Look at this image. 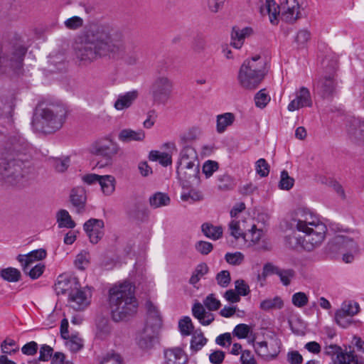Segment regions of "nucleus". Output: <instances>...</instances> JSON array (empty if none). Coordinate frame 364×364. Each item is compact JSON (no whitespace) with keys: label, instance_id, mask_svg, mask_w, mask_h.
<instances>
[{"label":"nucleus","instance_id":"29","mask_svg":"<svg viewBox=\"0 0 364 364\" xmlns=\"http://www.w3.org/2000/svg\"><path fill=\"white\" fill-rule=\"evenodd\" d=\"M252 33V29L250 27H245L242 29L233 28L231 33V45L237 49L240 48L243 45L244 39L250 36Z\"/></svg>","mask_w":364,"mask_h":364},{"label":"nucleus","instance_id":"51","mask_svg":"<svg viewBox=\"0 0 364 364\" xmlns=\"http://www.w3.org/2000/svg\"><path fill=\"white\" fill-rule=\"evenodd\" d=\"M207 341V338L204 337L202 333L193 335L191 341V349L194 352H197L206 344Z\"/></svg>","mask_w":364,"mask_h":364},{"label":"nucleus","instance_id":"54","mask_svg":"<svg viewBox=\"0 0 364 364\" xmlns=\"http://www.w3.org/2000/svg\"><path fill=\"white\" fill-rule=\"evenodd\" d=\"M2 353L5 354L11 355L18 350V347L16 343L13 339L7 338L3 341L1 345Z\"/></svg>","mask_w":364,"mask_h":364},{"label":"nucleus","instance_id":"4","mask_svg":"<svg viewBox=\"0 0 364 364\" xmlns=\"http://www.w3.org/2000/svg\"><path fill=\"white\" fill-rule=\"evenodd\" d=\"M67 109L60 104H49L36 108L32 120L33 128L46 134L60 129L65 122Z\"/></svg>","mask_w":364,"mask_h":364},{"label":"nucleus","instance_id":"36","mask_svg":"<svg viewBox=\"0 0 364 364\" xmlns=\"http://www.w3.org/2000/svg\"><path fill=\"white\" fill-rule=\"evenodd\" d=\"M26 52L27 48L23 46H14L10 57V60L14 63L12 65L16 68L20 67Z\"/></svg>","mask_w":364,"mask_h":364},{"label":"nucleus","instance_id":"35","mask_svg":"<svg viewBox=\"0 0 364 364\" xmlns=\"http://www.w3.org/2000/svg\"><path fill=\"white\" fill-rule=\"evenodd\" d=\"M339 364H364V359L358 357L353 350L338 355Z\"/></svg>","mask_w":364,"mask_h":364},{"label":"nucleus","instance_id":"43","mask_svg":"<svg viewBox=\"0 0 364 364\" xmlns=\"http://www.w3.org/2000/svg\"><path fill=\"white\" fill-rule=\"evenodd\" d=\"M208 267L205 263L199 264L193 272V274L189 279V283L192 285H195L200 281L203 276L208 273Z\"/></svg>","mask_w":364,"mask_h":364},{"label":"nucleus","instance_id":"52","mask_svg":"<svg viewBox=\"0 0 364 364\" xmlns=\"http://www.w3.org/2000/svg\"><path fill=\"white\" fill-rule=\"evenodd\" d=\"M178 328L183 336H189L193 331L194 326L190 317L185 316L179 321Z\"/></svg>","mask_w":364,"mask_h":364},{"label":"nucleus","instance_id":"25","mask_svg":"<svg viewBox=\"0 0 364 364\" xmlns=\"http://www.w3.org/2000/svg\"><path fill=\"white\" fill-rule=\"evenodd\" d=\"M146 306L147 309L146 326L159 329L161 326V318L158 309L151 301H147Z\"/></svg>","mask_w":364,"mask_h":364},{"label":"nucleus","instance_id":"46","mask_svg":"<svg viewBox=\"0 0 364 364\" xmlns=\"http://www.w3.org/2000/svg\"><path fill=\"white\" fill-rule=\"evenodd\" d=\"M188 188H190V187ZM203 198V194L199 191L193 188L189 190L186 188L183 189L181 196V199L183 201H189L190 200L192 201H199L201 200Z\"/></svg>","mask_w":364,"mask_h":364},{"label":"nucleus","instance_id":"61","mask_svg":"<svg viewBox=\"0 0 364 364\" xmlns=\"http://www.w3.org/2000/svg\"><path fill=\"white\" fill-rule=\"evenodd\" d=\"M215 279L220 287H227L231 281L230 274L228 270H223L217 274Z\"/></svg>","mask_w":364,"mask_h":364},{"label":"nucleus","instance_id":"33","mask_svg":"<svg viewBox=\"0 0 364 364\" xmlns=\"http://www.w3.org/2000/svg\"><path fill=\"white\" fill-rule=\"evenodd\" d=\"M235 120V116L232 113L226 112L217 116L216 130L218 133H223L226 128L230 126Z\"/></svg>","mask_w":364,"mask_h":364},{"label":"nucleus","instance_id":"60","mask_svg":"<svg viewBox=\"0 0 364 364\" xmlns=\"http://www.w3.org/2000/svg\"><path fill=\"white\" fill-rule=\"evenodd\" d=\"M256 172L261 177L268 176L269 173V166L264 159H259L255 164Z\"/></svg>","mask_w":364,"mask_h":364},{"label":"nucleus","instance_id":"23","mask_svg":"<svg viewBox=\"0 0 364 364\" xmlns=\"http://www.w3.org/2000/svg\"><path fill=\"white\" fill-rule=\"evenodd\" d=\"M165 364H185L187 357L180 348L168 349L164 351Z\"/></svg>","mask_w":364,"mask_h":364},{"label":"nucleus","instance_id":"3","mask_svg":"<svg viewBox=\"0 0 364 364\" xmlns=\"http://www.w3.org/2000/svg\"><path fill=\"white\" fill-rule=\"evenodd\" d=\"M21 154L6 152L0 156V175L6 182L19 188L30 185L32 178L31 168L20 157Z\"/></svg>","mask_w":364,"mask_h":364},{"label":"nucleus","instance_id":"64","mask_svg":"<svg viewBox=\"0 0 364 364\" xmlns=\"http://www.w3.org/2000/svg\"><path fill=\"white\" fill-rule=\"evenodd\" d=\"M225 260L228 263L232 265H239L242 264L244 260V255L240 252L234 253H227L225 256Z\"/></svg>","mask_w":364,"mask_h":364},{"label":"nucleus","instance_id":"32","mask_svg":"<svg viewBox=\"0 0 364 364\" xmlns=\"http://www.w3.org/2000/svg\"><path fill=\"white\" fill-rule=\"evenodd\" d=\"M203 233L208 238L217 240L222 237L223 230L221 226H215L210 223H205L201 226Z\"/></svg>","mask_w":364,"mask_h":364},{"label":"nucleus","instance_id":"63","mask_svg":"<svg viewBox=\"0 0 364 364\" xmlns=\"http://www.w3.org/2000/svg\"><path fill=\"white\" fill-rule=\"evenodd\" d=\"M270 100V97L264 92V90H259L255 96V102L257 107L263 108Z\"/></svg>","mask_w":364,"mask_h":364},{"label":"nucleus","instance_id":"27","mask_svg":"<svg viewBox=\"0 0 364 364\" xmlns=\"http://www.w3.org/2000/svg\"><path fill=\"white\" fill-rule=\"evenodd\" d=\"M77 283V282L75 278H70L66 275H60L54 285L55 291L57 294H63L66 292L69 294L71 288H73Z\"/></svg>","mask_w":364,"mask_h":364},{"label":"nucleus","instance_id":"2","mask_svg":"<svg viewBox=\"0 0 364 364\" xmlns=\"http://www.w3.org/2000/svg\"><path fill=\"white\" fill-rule=\"evenodd\" d=\"M109 305L114 321H120L136 313L138 301L130 282L115 285L109 290Z\"/></svg>","mask_w":364,"mask_h":364},{"label":"nucleus","instance_id":"16","mask_svg":"<svg viewBox=\"0 0 364 364\" xmlns=\"http://www.w3.org/2000/svg\"><path fill=\"white\" fill-rule=\"evenodd\" d=\"M104 222L102 220L91 218L85 223L83 229L88 235L90 242L97 243L103 236Z\"/></svg>","mask_w":364,"mask_h":364},{"label":"nucleus","instance_id":"12","mask_svg":"<svg viewBox=\"0 0 364 364\" xmlns=\"http://www.w3.org/2000/svg\"><path fill=\"white\" fill-rule=\"evenodd\" d=\"M318 223L321 221L309 210L298 208L294 213L291 225L301 232L306 229L308 226H314V224Z\"/></svg>","mask_w":364,"mask_h":364},{"label":"nucleus","instance_id":"44","mask_svg":"<svg viewBox=\"0 0 364 364\" xmlns=\"http://www.w3.org/2000/svg\"><path fill=\"white\" fill-rule=\"evenodd\" d=\"M218 187L220 191H229L233 189L235 186L234 180L226 173L218 176Z\"/></svg>","mask_w":364,"mask_h":364},{"label":"nucleus","instance_id":"41","mask_svg":"<svg viewBox=\"0 0 364 364\" xmlns=\"http://www.w3.org/2000/svg\"><path fill=\"white\" fill-rule=\"evenodd\" d=\"M229 230L230 234L235 239L242 237L245 241H247V237L249 234L244 231L240 221L232 220L229 223Z\"/></svg>","mask_w":364,"mask_h":364},{"label":"nucleus","instance_id":"47","mask_svg":"<svg viewBox=\"0 0 364 364\" xmlns=\"http://www.w3.org/2000/svg\"><path fill=\"white\" fill-rule=\"evenodd\" d=\"M340 312H343V314L349 316H353L357 314L360 311L359 305L357 302L353 301H345L342 304L341 309L338 310Z\"/></svg>","mask_w":364,"mask_h":364},{"label":"nucleus","instance_id":"56","mask_svg":"<svg viewBox=\"0 0 364 364\" xmlns=\"http://www.w3.org/2000/svg\"><path fill=\"white\" fill-rule=\"evenodd\" d=\"M51 164L56 171L64 172L70 165V159L68 157L64 159L55 158L51 160Z\"/></svg>","mask_w":364,"mask_h":364},{"label":"nucleus","instance_id":"39","mask_svg":"<svg viewBox=\"0 0 364 364\" xmlns=\"http://www.w3.org/2000/svg\"><path fill=\"white\" fill-rule=\"evenodd\" d=\"M0 277L9 282H17L21 279V272L14 267H7L0 271Z\"/></svg>","mask_w":364,"mask_h":364},{"label":"nucleus","instance_id":"30","mask_svg":"<svg viewBox=\"0 0 364 364\" xmlns=\"http://www.w3.org/2000/svg\"><path fill=\"white\" fill-rule=\"evenodd\" d=\"M149 205L152 208H159L168 205L171 202L170 197L167 193L156 192L151 195L149 199Z\"/></svg>","mask_w":364,"mask_h":364},{"label":"nucleus","instance_id":"34","mask_svg":"<svg viewBox=\"0 0 364 364\" xmlns=\"http://www.w3.org/2000/svg\"><path fill=\"white\" fill-rule=\"evenodd\" d=\"M115 178L110 175L102 176L99 182L101 190L106 196L112 195L115 190Z\"/></svg>","mask_w":364,"mask_h":364},{"label":"nucleus","instance_id":"22","mask_svg":"<svg viewBox=\"0 0 364 364\" xmlns=\"http://www.w3.org/2000/svg\"><path fill=\"white\" fill-rule=\"evenodd\" d=\"M46 257V252L43 249H38L30 252L26 255H18L17 260L21 263L22 269L30 267L37 261L41 260Z\"/></svg>","mask_w":364,"mask_h":364},{"label":"nucleus","instance_id":"20","mask_svg":"<svg viewBox=\"0 0 364 364\" xmlns=\"http://www.w3.org/2000/svg\"><path fill=\"white\" fill-rule=\"evenodd\" d=\"M159 329L146 326L136 337V343L142 349H149L152 347Z\"/></svg>","mask_w":364,"mask_h":364},{"label":"nucleus","instance_id":"21","mask_svg":"<svg viewBox=\"0 0 364 364\" xmlns=\"http://www.w3.org/2000/svg\"><path fill=\"white\" fill-rule=\"evenodd\" d=\"M138 97L139 92L136 90L121 94L114 102V107L118 111L128 109L133 105Z\"/></svg>","mask_w":364,"mask_h":364},{"label":"nucleus","instance_id":"55","mask_svg":"<svg viewBox=\"0 0 364 364\" xmlns=\"http://www.w3.org/2000/svg\"><path fill=\"white\" fill-rule=\"evenodd\" d=\"M90 262V255L85 251L79 253L75 260V264L79 269H85Z\"/></svg>","mask_w":364,"mask_h":364},{"label":"nucleus","instance_id":"14","mask_svg":"<svg viewBox=\"0 0 364 364\" xmlns=\"http://www.w3.org/2000/svg\"><path fill=\"white\" fill-rule=\"evenodd\" d=\"M254 347L259 356L268 360L273 359L279 353L280 342L278 339L272 338L269 342H256Z\"/></svg>","mask_w":364,"mask_h":364},{"label":"nucleus","instance_id":"24","mask_svg":"<svg viewBox=\"0 0 364 364\" xmlns=\"http://www.w3.org/2000/svg\"><path fill=\"white\" fill-rule=\"evenodd\" d=\"M192 314L203 326L210 325L214 321L213 314L206 311L204 306L199 302H196L193 304Z\"/></svg>","mask_w":364,"mask_h":364},{"label":"nucleus","instance_id":"31","mask_svg":"<svg viewBox=\"0 0 364 364\" xmlns=\"http://www.w3.org/2000/svg\"><path fill=\"white\" fill-rule=\"evenodd\" d=\"M348 133L351 139L355 142L364 141V121H353Z\"/></svg>","mask_w":364,"mask_h":364},{"label":"nucleus","instance_id":"6","mask_svg":"<svg viewBox=\"0 0 364 364\" xmlns=\"http://www.w3.org/2000/svg\"><path fill=\"white\" fill-rule=\"evenodd\" d=\"M119 151L118 144L114 141L110 135L100 138L91 146V152L97 156L103 157V161L97 162V167L103 168L112 163V158Z\"/></svg>","mask_w":364,"mask_h":364},{"label":"nucleus","instance_id":"5","mask_svg":"<svg viewBox=\"0 0 364 364\" xmlns=\"http://www.w3.org/2000/svg\"><path fill=\"white\" fill-rule=\"evenodd\" d=\"M267 72L266 60L256 55L245 60L241 65L237 74L238 83L245 90H254L264 80Z\"/></svg>","mask_w":364,"mask_h":364},{"label":"nucleus","instance_id":"53","mask_svg":"<svg viewBox=\"0 0 364 364\" xmlns=\"http://www.w3.org/2000/svg\"><path fill=\"white\" fill-rule=\"evenodd\" d=\"M100 364H123V360L119 353L109 352L102 358Z\"/></svg>","mask_w":364,"mask_h":364},{"label":"nucleus","instance_id":"50","mask_svg":"<svg viewBox=\"0 0 364 364\" xmlns=\"http://www.w3.org/2000/svg\"><path fill=\"white\" fill-rule=\"evenodd\" d=\"M294 184V179L289 176L288 172L286 170H283L281 172L280 181L279 183V187L282 190L289 191Z\"/></svg>","mask_w":364,"mask_h":364},{"label":"nucleus","instance_id":"49","mask_svg":"<svg viewBox=\"0 0 364 364\" xmlns=\"http://www.w3.org/2000/svg\"><path fill=\"white\" fill-rule=\"evenodd\" d=\"M198 156L196 150L189 146H184L180 152L178 162L182 161H197Z\"/></svg>","mask_w":364,"mask_h":364},{"label":"nucleus","instance_id":"28","mask_svg":"<svg viewBox=\"0 0 364 364\" xmlns=\"http://www.w3.org/2000/svg\"><path fill=\"white\" fill-rule=\"evenodd\" d=\"M145 138V133L142 129L133 130L131 129H122L118 135L119 141L128 143L132 141H142Z\"/></svg>","mask_w":364,"mask_h":364},{"label":"nucleus","instance_id":"8","mask_svg":"<svg viewBox=\"0 0 364 364\" xmlns=\"http://www.w3.org/2000/svg\"><path fill=\"white\" fill-rule=\"evenodd\" d=\"M173 84L171 79L166 76L156 77L149 88V94L155 104L165 105L170 99Z\"/></svg>","mask_w":364,"mask_h":364},{"label":"nucleus","instance_id":"48","mask_svg":"<svg viewBox=\"0 0 364 364\" xmlns=\"http://www.w3.org/2000/svg\"><path fill=\"white\" fill-rule=\"evenodd\" d=\"M23 272L28 275L31 279H36L40 277L45 270V265L42 263H38L33 267H24Z\"/></svg>","mask_w":364,"mask_h":364},{"label":"nucleus","instance_id":"19","mask_svg":"<svg viewBox=\"0 0 364 364\" xmlns=\"http://www.w3.org/2000/svg\"><path fill=\"white\" fill-rule=\"evenodd\" d=\"M70 200L76 212L79 214L82 213L85 211L87 201L85 188L80 186L73 188L70 194Z\"/></svg>","mask_w":364,"mask_h":364},{"label":"nucleus","instance_id":"13","mask_svg":"<svg viewBox=\"0 0 364 364\" xmlns=\"http://www.w3.org/2000/svg\"><path fill=\"white\" fill-rule=\"evenodd\" d=\"M335 72V68L333 67L328 75L321 77L314 85L315 90L323 98L333 95L335 92L336 86Z\"/></svg>","mask_w":364,"mask_h":364},{"label":"nucleus","instance_id":"11","mask_svg":"<svg viewBox=\"0 0 364 364\" xmlns=\"http://www.w3.org/2000/svg\"><path fill=\"white\" fill-rule=\"evenodd\" d=\"M279 13L282 20L287 23H294L301 15L299 0H279Z\"/></svg>","mask_w":364,"mask_h":364},{"label":"nucleus","instance_id":"18","mask_svg":"<svg viewBox=\"0 0 364 364\" xmlns=\"http://www.w3.org/2000/svg\"><path fill=\"white\" fill-rule=\"evenodd\" d=\"M264 272L265 274H277L281 282L284 286H288L292 278L295 276V272L291 269H282L277 266H274L268 263L264 266Z\"/></svg>","mask_w":364,"mask_h":364},{"label":"nucleus","instance_id":"38","mask_svg":"<svg viewBox=\"0 0 364 364\" xmlns=\"http://www.w3.org/2000/svg\"><path fill=\"white\" fill-rule=\"evenodd\" d=\"M149 159L152 161H158L163 166H167L172 164L171 154L155 150L150 151Z\"/></svg>","mask_w":364,"mask_h":364},{"label":"nucleus","instance_id":"9","mask_svg":"<svg viewBox=\"0 0 364 364\" xmlns=\"http://www.w3.org/2000/svg\"><path fill=\"white\" fill-rule=\"evenodd\" d=\"M327 228L323 223L314 224V226H308L302 230L305 235L303 238V248L311 251L318 247L323 241Z\"/></svg>","mask_w":364,"mask_h":364},{"label":"nucleus","instance_id":"59","mask_svg":"<svg viewBox=\"0 0 364 364\" xmlns=\"http://www.w3.org/2000/svg\"><path fill=\"white\" fill-rule=\"evenodd\" d=\"M286 245L291 249H296L299 247H303V240H301L295 232L289 234L285 237Z\"/></svg>","mask_w":364,"mask_h":364},{"label":"nucleus","instance_id":"58","mask_svg":"<svg viewBox=\"0 0 364 364\" xmlns=\"http://www.w3.org/2000/svg\"><path fill=\"white\" fill-rule=\"evenodd\" d=\"M204 306L209 311H216L220 307V301L217 299L213 294H210L203 300Z\"/></svg>","mask_w":364,"mask_h":364},{"label":"nucleus","instance_id":"57","mask_svg":"<svg viewBox=\"0 0 364 364\" xmlns=\"http://www.w3.org/2000/svg\"><path fill=\"white\" fill-rule=\"evenodd\" d=\"M308 296L304 292L299 291L292 295L291 302L298 308L304 307L308 304Z\"/></svg>","mask_w":364,"mask_h":364},{"label":"nucleus","instance_id":"42","mask_svg":"<svg viewBox=\"0 0 364 364\" xmlns=\"http://www.w3.org/2000/svg\"><path fill=\"white\" fill-rule=\"evenodd\" d=\"M14 97L11 95L0 96V109L6 114H11L13 111L15 103Z\"/></svg>","mask_w":364,"mask_h":364},{"label":"nucleus","instance_id":"15","mask_svg":"<svg viewBox=\"0 0 364 364\" xmlns=\"http://www.w3.org/2000/svg\"><path fill=\"white\" fill-rule=\"evenodd\" d=\"M177 174L180 180L182 181V188L185 189L186 187L188 189L189 187L193 186H198L200 183L199 177L200 168L199 166H191L190 168H177Z\"/></svg>","mask_w":364,"mask_h":364},{"label":"nucleus","instance_id":"45","mask_svg":"<svg viewBox=\"0 0 364 364\" xmlns=\"http://www.w3.org/2000/svg\"><path fill=\"white\" fill-rule=\"evenodd\" d=\"M111 332V328L108 321L105 319H101L97 323L96 337L103 340L106 338Z\"/></svg>","mask_w":364,"mask_h":364},{"label":"nucleus","instance_id":"10","mask_svg":"<svg viewBox=\"0 0 364 364\" xmlns=\"http://www.w3.org/2000/svg\"><path fill=\"white\" fill-rule=\"evenodd\" d=\"M91 291L88 288H81L79 283L71 288L68 294V303L71 308L82 311L90 303Z\"/></svg>","mask_w":364,"mask_h":364},{"label":"nucleus","instance_id":"37","mask_svg":"<svg viewBox=\"0 0 364 364\" xmlns=\"http://www.w3.org/2000/svg\"><path fill=\"white\" fill-rule=\"evenodd\" d=\"M284 306V301L281 297L277 296L273 299H267L261 301L259 308L265 311L273 309H281Z\"/></svg>","mask_w":364,"mask_h":364},{"label":"nucleus","instance_id":"26","mask_svg":"<svg viewBox=\"0 0 364 364\" xmlns=\"http://www.w3.org/2000/svg\"><path fill=\"white\" fill-rule=\"evenodd\" d=\"M260 13L264 16H268L271 23L275 25L278 23L279 6H277L274 0H266L265 3L260 7Z\"/></svg>","mask_w":364,"mask_h":364},{"label":"nucleus","instance_id":"7","mask_svg":"<svg viewBox=\"0 0 364 364\" xmlns=\"http://www.w3.org/2000/svg\"><path fill=\"white\" fill-rule=\"evenodd\" d=\"M329 250L333 252L343 255V259L346 263L351 262L354 255L358 252V245L352 238L346 235H336L328 244Z\"/></svg>","mask_w":364,"mask_h":364},{"label":"nucleus","instance_id":"17","mask_svg":"<svg viewBox=\"0 0 364 364\" xmlns=\"http://www.w3.org/2000/svg\"><path fill=\"white\" fill-rule=\"evenodd\" d=\"M312 100L310 91L305 87H301L296 92V97L290 102L288 110L293 112L304 107H311Z\"/></svg>","mask_w":364,"mask_h":364},{"label":"nucleus","instance_id":"62","mask_svg":"<svg viewBox=\"0 0 364 364\" xmlns=\"http://www.w3.org/2000/svg\"><path fill=\"white\" fill-rule=\"evenodd\" d=\"M350 317L351 316H346V314H343V312H340L338 311L335 314V320L336 323L343 328H348L353 323Z\"/></svg>","mask_w":364,"mask_h":364},{"label":"nucleus","instance_id":"1","mask_svg":"<svg viewBox=\"0 0 364 364\" xmlns=\"http://www.w3.org/2000/svg\"><path fill=\"white\" fill-rule=\"evenodd\" d=\"M74 50L80 60L89 63L108 58L135 65L140 56L137 43L126 41L122 31L108 24H90L76 40Z\"/></svg>","mask_w":364,"mask_h":364},{"label":"nucleus","instance_id":"40","mask_svg":"<svg viewBox=\"0 0 364 364\" xmlns=\"http://www.w3.org/2000/svg\"><path fill=\"white\" fill-rule=\"evenodd\" d=\"M57 223L59 228H73L75 226V222L66 210H60L58 212Z\"/></svg>","mask_w":364,"mask_h":364}]
</instances>
